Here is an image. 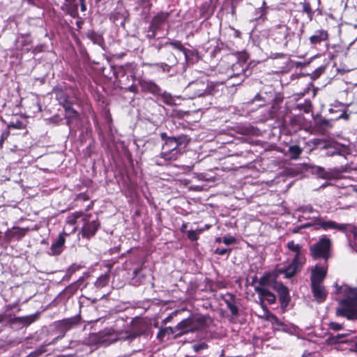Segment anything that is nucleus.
<instances>
[{
    "label": "nucleus",
    "mask_w": 357,
    "mask_h": 357,
    "mask_svg": "<svg viewBox=\"0 0 357 357\" xmlns=\"http://www.w3.org/2000/svg\"><path fill=\"white\" fill-rule=\"evenodd\" d=\"M81 10L82 12H84L86 10V3H80Z\"/></svg>",
    "instance_id": "nucleus-54"
},
{
    "label": "nucleus",
    "mask_w": 357,
    "mask_h": 357,
    "mask_svg": "<svg viewBox=\"0 0 357 357\" xmlns=\"http://www.w3.org/2000/svg\"><path fill=\"white\" fill-rule=\"evenodd\" d=\"M169 13L161 12L151 20L149 29L159 30L169 17Z\"/></svg>",
    "instance_id": "nucleus-23"
},
{
    "label": "nucleus",
    "mask_w": 357,
    "mask_h": 357,
    "mask_svg": "<svg viewBox=\"0 0 357 357\" xmlns=\"http://www.w3.org/2000/svg\"><path fill=\"white\" fill-rule=\"evenodd\" d=\"M222 241L226 245H231V244L235 243L236 238L233 236H229V237L225 236L222 238Z\"/></svg>",
    "instance_id": "nucleus-42"
},
{
    "label": "nucleus",
    "mask_w": 357,
    "mask_h": 357,
    "mask_svg": "<svg viewBox=\"0 0 357 357\" xmlns=\"http://www.w3.org/2000/svg\"><path fill=\"white\" fill-rule=\"evenodd\" d=\"M169 45L173 48L178 50L179 51L182 52L183 55L185 56V60H188V54L190 52V50L185 48L183 45H182L181 42L179 40H172L170 39L168 40L165 43V45Z\"/></svg>",
    "instance_id": "nucleus-29"
},
{
    "label": "nucleus",
    "mask_w": 357,
    "mask_h": 357,
    "mask_svg": "<svg viewBox=\"0 0 357 357\" xmlns=\"http://www.w3.org/2000/svg\"><path fill=\"white\" fill-rule=\"evenodd\" d=\"M298 211L304 215L313 214L314 215H319V212L315 210L310 204L299 207L298 208Z\"/></svg>",
    "instance_id": "nucleus-35"
},
{
    "label": "nucleus",
    "mask_w": 357,
    "mask_h": 357,
    "mask_svg": "<svg viewBox=\"0 0 357 357\" xmlns=\"http://www.w3.org/2000/svg\"><path fill=\"white\" fill-rule=\"evenodd\" d=\"M349 115L345 111H342L340 114L335 117V119L337 120L340 119H344L347 120L349 119Z\"/></svg>",
    "instance_id": "nucleus-48"
},
{
    "label": "nucleus",
    "mask_w": 357,
    "mask_h": 357,
    "mask_svg": "<svg viewBox=\"0 0 357 357\" xmlns=\"http://www.w3.org/2000/svg\"><path fill=\"white\" fill-rule=\"evenodd\" d=\"M64 6L66 13L71 17L75 18L78 16V6L76 0H65Z\"/></svg>",
    "instance_id": "nucleus-26"
},
{
    "label": "nucleus",
    "mask_w": 357,
    "mask_h": 357,
    "mask_svg": "<svg viewBox=\"0 0 357 357\" xmlns=\"http://www.w3.org/2000/svg\"><path fill=\"white\" fill-rule=\"evenodd\" d=\"M176 333L175 327L172 328L171 326L162 328L159 330L156 338L158 340L159 342H162L164 341V339L165 336H168L169 337L171 335L175 336V334Z\"/></svg>",
    "instance_id": "nucleus-27"
},
{
    "label": "nucleus",
    "mask_w": 357,
    "mask_h": 357,
    "mask_svg": "<svg viewBox=\"0 0 357 357\" xmlns=\"http://www.w3.org/2000/svg\"><path fill=\"white\" fill-rule=\"evenodd\" d=\"M347 172V166H341L340 167H335L326 171L323 167H317V174L323 178H331L337 177L341 173Z\"/></svg>",
    "instance_id": "nucleus-16"
},
{
    "label": "nucleus",
    "mask_w": 357,
    "mask_h": 357,
    "mask_svg": "<svg viewBox=\"0 0 357 357\" xmlns=\"http://www.w3.org/2000/svg\"><path fill=\"white\" fill-rule=\"evenodd\" d=\"M83 217L82 212H75L71 215H69L66 219V223L64 227L63 232L65 235H68V233L74 232L76 230L75 224L79 218Z\"/></svg>",
    "instance_id": "nucleus-21"
},
{
    "label": "nucleus",
    "mask_w": 357,
    "mask_h": 357,
    "mask_svg": "<svg viewBox=\"0 0 357 357\" xmlns=\"http://www.w3.org/2000/svg\"><path fill=\"white\" fill-rule=\"evenodd\" d=\"M343 291L346 298L340 302L336 314L348 319H357V289L345 287Z\"/></svg>",
    "instance_id": "nucleus-2"
},
{
    "label": "nucleus",
    "mask_w": 357,
    "mask_h": 357,
    "mask_svg": "<svg viewBox=\"0 0 357 357\" xmlns=\"http://www.w3.org/2000/svg\"><path fill=\"white\" fill-rule=\"evenodd\" d=\"M316 125L319 127H331V121L326 119H320L317 120Z\"/></svg>",
    "instance_id": "nucleus-41"
},
{
    "label": "nucleus",
    "mask_w": 357,
    "mask_h": 357,
    "mask_svg": "<svg viewBox=\"0 0 357 357\" xmlns=\"http://www.w3.org/2000/svg\"><path fill=\"white\" fill-rule=\"evenodd\" d=\"M345 336H346V334H338L337 336L333 337V341L335 342V341L339 340V339L340 337H345Z\"/></svg>",
    "instance_id": "nucleus-53"
},
{
    "label": "nucleus",
    "mask_w": 357,
    "mask_h": 357,
    "mask_svg": "<svg viewBox=\"0 0 357 357\" xmlns=\"http://www.w3.org/2000/svg\"><path fill=\"white\" fill-rule=\"evenodd\" d=\"M140 5H142L144 8H149L151 6V3L149 0H141L139 2Z\"/></svg>",
    "instance_id": "nucleus-50"
},
{
    "label": "nucleus",
    "mask_w": 357,
    "mask_h": 357,
    "mask_svg": "<svg viewBox=\"0 0 357 357\" xmlns=\"http://www.w3.org/2000/svg\"><path fill=\"white\" fill-rule=\"evenodd\" d=\"M85 342L90 346L102 347L99 332L89 334Z\"/></svg>",
    "instance_id": "nucleus-30"
},
{
    "label": "nucleus",
    "mask_w": 357,
    "mask_h": 357,
    "mask_svg": "<svg viewBox=\"0 0 357 357\" xmlns=\"http://www.w3.org/2000/svg\"><path fill=\"white\" fill-rule=\"evenodd\" d=\"M17 306V304H10V305H8L6 306V313H8V312L12 309H13L14 307H15Z\"/></svg>",
    "instance_id": "nucleus-52"
},
{
    "label": "nucleus",
    "mask_w": 357,
    "mask_h": 357,
    "mask_svg": "<svg viewBox=\"0 0 357 357\" xmlns=\"http://www.w3.org/2000/svg\"><path fill=\"white\" fill-rule=\"evenodd\" d=\"M192 347L195 352L198 353L202 350L207 349L208 345L205 342H202V343L193 344Z\"/></svg>",
    "instance_id": "nucleus-40"
},
{
    "label": "nucleus",
    "mask_w": 357,
    "mask_h": 357,
    "mask_svg": "<svg viewBox=\"0 0 357 357\" xmlns=\"http://www.w3.org/2000/svg\"><path fill=\"white\" fill-rule=\"evenodd\" d=\"M288 151L290 158L294 160L298 159L303 151L302 149L297 145L290 146Z\"/></svg>",
    "instance_id": "nucleus-33"
},
{
    "label": "nucleus",
    "mask_w": 357,
    "mask_h": 357,
    "mask_svg": "<svg viewBox=\"0 0 357 357\" xmlns=\"http://www.w3.org/2000/svg\"><path fill=\"white\" fill-rule=\"evenodd\" d=\"M86 36L94 44L99 45L102 49L104 48L105 41L101 34L96 33L93 31H89L86 33Z\"/></svg>",
    "instance_id": "nucleus-28"
},
{
    "label": "nucleus",
    "mask_w": 357,
    "mask_h": 357,
    "mask_svg": "<svg viewBox=\"0 0 357 357\" xmlns=\"http://www.w3.org/2000/svg\"><path fill=\"white\" fill-rule=\"evenodd\" d=\"M162 47V44H160L158 45H156L155 47L159 50L161 49V47Z\"/></svg>",
    "instance_id": "nucleus-55"
},
{
    "label": "nucleus",
    "mask_w": 357,
    "mask_h": 357,
    "mask_svg": "<svg viewBox=\"0 0 357 357\" xmlns=\"http://www.w3.org/2000/svg\"><path fill=\"white\" fill-rule=\"evenodd\" d=\"M327 273V266L324 264H317L311 272V284H321Z\"/></svg>",
    "instance_id": "nucleus-15"
},
{
    "label": "nucleus",
    "mask_w": 357,
    "mask_h": 357,
    "mask_svg": "<svg viewBox=\"0 0 357 357\" xmlns=\"http://www.w3.org/2000/svg\"><path fill=\"white\" fill-rule=\"evenodd\" d=\"M80 3H85V0H79Z\"/></svg>",
    "instance_id": "nucleus-58"
},
{
    "label": "nucleus",
    "mask_w": 357,
    "mask_h": 357,
    "mask_svg": "<svg viewBox=\"0 0 357 357\" xmlns=\"http://www.w3.org/2000/svg\"><path fill=\"white\" fill-rule=\"evenodd\" d=\"M160 96H161L162 101L165 104L169 105H171L173 104L172 97L169 93H167L165 91L162 92L161 91V94Z\"/></svg>",
    "instance_id": "nucleus-38"
},
{
    "label": "nucleus",
    "mask_w": 357,
    "mask_h": 357,
    "mask_svg": "<svg viewBox=\"0 0 357 357\" xmlns=\"http://www.w3.org/2000/svg\"><path fill=\"white\" fill-rule=\"evenodd\" d=\"M255 291L258 294L260 299L261 305L264 310H267L263 304L264 301H266L269 304H273L276 301V297L269 289H262L261 287H255Z\"/></svg>",
    "instance_id": "nucleus-18"
},
{
    "label": "nucleus",
    "mask_w": 357,
    "mask_h": 357,
    "mask_svg": "<svg viewBox=\"0 0 357 357\" xmlns=\"http://www.w3.org/2000/svg\"><path fill=\"white\" fill-rule=\"evenodd\" d=\"M128 90L132 93H138V89L137 86L135 84H132L128 88Z\"/></svg>",
    "instance_id": "nucleus-49"
},
{
    "label": "nucleus",
    "mask_w": 357,
    "mask_h": 357,
    "mask_svg": "<svg viewBox=\"0 0 357 357\" xmlns=\"http://www.w3.org/2000/svg\"><path fill=\"white\" fill-rule=\"evenodd\" d=\"M37 315H30L27 317H15L11 318L10 314L8 313H6L5 312L3 314H0V323L6 321V319H9V322L11 324L14 323H22L24 324H30L33 323L36 319Z\"/></svg>",
    "instance_id": "nucleus-17"
},
{
    "label": "nucleus",
    "mask_w": 357,
    "mask_h": 357,
    "mask_svg": "<svg viewBox=\"0 0 357 357\" xmlns=\"http://www.w3.org/2000/svg\"><path fill=\"white\" fill-rule=\"evenodd\" d=\"M312 291L315 299L319 302H323L326 297V291L321 284H311Z\"/></svg>",
    "instance_id": "nucleus-24"
},
{
    "label": "nucleus",
    "mask_w": 357,
    "mask_h": 357,
    "mask_svg": "<svg viewBox=\"0 0 357 357\" xmlns=\"http://www.w3.org/2000/svg\"><path fill=\"white\" fill-rule=\"evenodd\" d=\"M57 100L60 105H61L64 109L72 107L73 102L70 100L69 97L63 92L61 91L57 94Z\"/></svg>",
    "instance_id": "nucleus-31"
},
{
    "label": "nucleus",
    "mask_w": 357,
    "mask_h": 357,
    "mask_svg": "<svg viewBox=\"0 0 357 357\" xmlns=\"http://www.w3.org/2000/svg\"><path fill=\"white\" fill-rule=\"evenodd\" d=\"M227 307L232 314L236 315L238 314V307L231 303H227Z\"/></svg>",
    "instance_id": "nucleus-45"
},
{
    "label": "nucleus",
    "mask_w": 357,
    "mask_h": 357,
    "mask_svg": "<svg viewBox=\"0 0 357 357\" xmlns=\"http://www.w3.org/2000/svg\"><path fill=\"white\" fill-rule=\"evenodd\" d=\"M150 328L151 326L147 321L144 320L137 321L134 324L133 328L132 330L124 331L126 339V340L132 341L140 335H148Z\"/></svg>",
    "instance_id": "nucleus-11"
},
{
    "label": "nucleus",
    "mask_w": 357,
    "mask_h": 357,
    "mask_svg": "<svg viewBox=\"0 0 357 357\" xmlns=\"http://www.w3.org/2000/svg\"><path fill=\"white\" fill-rule=\"evenodd\" d=\"M17 150V146H14V147L13 149H11L12 151H16Z\"/></svg>",
    "instance_id": "nucleus-56"
},
{
    "label": "nucleus",
    "mask_w": 357,
    "mask_h": 357,
    "mask_svg": "<svg viewBox=\"0 0 357 357\" xmlns=\"http://www.w3.org/2000/svg\"><path fill=\"white\" fill-rule=\"evenodd\" d=\"M91 214L85 215L82 220L83 225L81 229V234L83 238H90L95 235L99 228L100 223L96 220H91Z\"/></svg>",
    "instance_id": "nucleus-13"
},
{
    "label": "nucleus",
    "mask_w": 357,
    "mask_h": 357,
    "mask_svg": "<svg viewBox=\"0 0 357 357\" xmlns=\"http://www.w3.org/2000/svg\"><path fill=\"white\" fill-rule=\"evenodd\" d=\"M65 119H66V124L70 126V123L78 118V112L71 107L65 109Z\"/></svg>",
    "instance_id": "nucleus-32"
},
{
    "label": "nucleus",
    "mask_w": 357,
    "mask_h": 357,
    "mask_svg": "<svg viewBox=\"0 0 357 357\" xmlns=\"http://www.w3.org/2000/svg\"><path fill=\"white\" fill-rule=\"evenodd\" d=\"M287 248L292 253L294 257L291 263L281 271L287 278L293 277L305 264V250L300 243H295L294 241H289L287 243Z\"/></svg>",
    "instance_id": "nucleus-3"
},
{
    "label": "nucleus",
    "mask_w": 357,
    "mask_h": 357,
    "mask_svg": "<svg viewBox=\"0 0 357 357\" xmlns=\"http://www.w3.org/2000/svg\"><path fill=\"white\" fill-rule=\"evenodd\" d=\"M109 280V276L108 274L101 275L95 282V286L98 288H102L107 285Z\"/></svg>",
    "instance_id": "nucleus-34"
},
{
    "label": "nucleus",
    "mask_w": 357,
    "mask_h": 357,
    "mask_svg": "<svg viewBox=\"0 0 357 357\" xmlns=\"http://www.w3.org/2000/svg\"><path fill=\"white\" fill-rule=\"evenodd\" d=\"M301 218H303L305 220H310V219L312 220V222L306 224L305 225V227H310V226H314V228L316 229H317V227L314 225V222H315L316 218H321L319 215H313L312 217H310V214H307V215L302 214Z\"/></svg>",
    "instance_id": "nucleus-39"
},
{
    "label": "nucleus",
    "mask_w": 357,
    "mask_h": 357,
    "mask_svg": "<svg viewBox=\"0 0 357 357\" xmlns=\"http://www.w3.org/2000/svg\"><path fill=\"white\" fill-rule=\"evenodd\" d=\"M102 347H107L116 341H126L124 331H115L113 328H105L99 332Z\"/></svg>",
    "instance_id": "nucleus-10"
},
{
    "label": "nucleus",
    "mask_w": 357,
    "mask_h": 357,
    "mask_svg": "<svg viewBox=\"0 0 357 357\" xmlns=\"http://www.w3.org/2000/svg\"><path fill=\"white\" fill-rule=\"evenodd\" d=\"M261 11H262V13L261 14V15H262L265 13V10L264 8H262Z\"/></svg>",
    "instance_id": "nucleus-59"
},
{
    "label": "nucleus",
    "mask_w": 357,
    "mask_h": 357,
    "mask_svg": "<svg viewBox=\"0 0 357 357\" xmlns=\"http://www.w3.org/2000/svg\"><path fill=\"white\" fill-rule=\"evenodd\" d=\"M206 326V317L204 315H197L188 317L180 321L176 326V333L174 338L185 334L203 330Z\"/></svg>",
    "instance_id": "nucleus-5"
},
{
    "label": "nucleus",
    "mask_w": 357,
    "mask_h": 357,
    "mask_svg": "<svg viewBox=\"0 0 357 357\" xmlns=\"http://www.w3.org/2000/svg\"><path fill=\"white\" fill-rule=\"evenodd\" d=\"M328 111H329V112H330V113H332V112H334V109H329V110H328Z\"/></svg>",
    "instance_id": "nucleus-60"
},
{
    "label": "nucleus",
    "mask_w": 357,
    "mask_h": 357,
    "mask_svg": "<svg viewBox=\"0 0 357 357\" xmlns=\"http://www.w3.org/2000/svg\"><path fill=\"white\" fill-rule=\"evenodd\" d=\"M9 131L8 130H4L1 135V140H0V147L1 148L3 146V142L8 138L9 136Z\"/></svg>",
    "instance_id": "nucleus-43"
},
{
    "label": "nucleus",
    "mask_w": 357,
    "mask_h": 357,
    "mask_svg": "<svg viewBox=\"0 0 357 357\" xmlns=\"http://www.w3.org/2000/svg\"><path fill=\"white\" fill-rule=\"evenodd\" d=\"M65 235L64 234H60L58 238L52 244L49 255L52 256H56L60 255L63 250V246L65 243Z\"/></svg>",
    "instance_id": "nucleus-22"
},
{
    "label": "nucleus",
    "mask_w": 357,
    "mask_h": 357,
    "mask_svg": "<svg viewBox=\"0 0 357 357\" xmlns=\"http://www.w3.org/2000/svg\"><path fill=\"white\" fill-rule=\"evenodd\" d=\"M274 318H275V324L277 325L280 324V323H279V321H278V319L277 317H274Z\"/></svg>",
    "instance_id": "nucleus-57"
},
{
    "label": "nucleus",
    "mask_w": 357,
    "mask_h": 357,
    "mask_svg": "<svg viewBox=\"0 0 357 357\" xmlns=\"http://www.w3.org/2000/svg\"><path fill=\"white\" fill-rule=\"evenodd\" d=\"M314 225L317 229L323 230H337L343 231L346 235L353 234L354 238H357V227L351 224H339L333 220H325L322 218H316Z\"/></svg>",
    "instance_id": "nucleus-6"
},
{
    "label": "nucleus",
    "mask_w": 357,
    "mask_h": 357,
    "mask_svg": "<svg viewBox=\"0 0 357 357\" xmlns=\"http://www.w3.org/2000/svg\"><path fill=\"white\" fill-rule=\"evenodd\" d=\"M216 241H218V242L221 241V238H218L216 239Z\"/></svg>",
    "instance_id": "nucleus-61"
},
{
    "label": "nucleus",
    "mask_w": 357,
    "mask_h": 357,
    "mask_svg": "<svg viewBox=\"0 0 357 357\" xmlns=\"http://www.w3.org/2000/svg\"><path fill=\"white\" fill-rule=\"evenodd\" d=\"M188 237L191 241H196L197 239V234L194 230H190L188 231Z\"/></svg>",
    "instance_id": "nucleus-47"
},
{
    "label": "nucleus",
    "mask_w": 357,
    "mask_h": 357,
    "mask_svg": "<svg viewBox=\"0 0 357 357\" xmlns=\"http://www.w3.org/2000/svg\"><path fill=\"white\" fill-rule=\"evenodd\" d=\"M158 30H154V29H149V31L151 32V33H149L148 34V37L150 38H155V35H156V31Z\"/></svg>",
    "instance_id": "nucleus-51"
},
{
    "label": "nucleus",
    "mask_w": 357,
    "mask_h": 357,
    "mask_svg": "<svg viewBox=\"0 0 357 357\" xmlns=\"http://www.w3.org/2000/svg\"><path fill=\"white\" fill-rule=\"evenodd\" d=\"M328 35L326 31L324 29L317 30L309 38L312 45H317L328 39Z\"/></svg>",
    "instance_id": "nucleus-25"
},
{
    "label": "nucleus",
    "mask_w": 357,
    "mask_h": 357,
    "mask_svg": "<svg viewBox=\"0 0 357 357\" xmlns=\"http://www.w3.org/2000/svg\"><path fill=\"white\" fill-rule=\"evenodd\" d=\"M165 134H162V138L165 143L162 147L161 157L165 160H175L181 149L184 148L187 144L185 137H168L165 138Z\"/></svg>",
    "instance_id": "nucleus-4"
},
{
    "label": "nucleus",
    "mask_w": 357,
    "mask_h": 357,
    "mask_svg": "<svg viewBox=\"0 0 357 357\" xmlns=\"http://www.w3.org/2000/svg\"><path fill=\"white\" fill-rule=\"evenodd\" d=\"M275 290L279 295V300L280 302L281 307L284 310L290 301L289 289L283 284L279 283V284H276Z\"/></svg>",
    "instance_id": "nucleus-19"
},
{
    "label": "nucleus",
    "mask_w": 357,
    "mask_h": 357,
    "mask_svg": "<svg viewBox=\"0 0 357 357\" xmlns=\"http://www.w3.org/2000/svg\"><path fill=\"white\" fill-rule=\"evenodd\" d=\"M296 108L303 111L305 113H309L312 110L311 101L310 100H305L303 103L298 104Z\"/></svg>",
    "instance_id": "nucleus-36"
},
{
    "label": "nucleus",
    "mask_w": 357,
    "mask_h": 357,
    "mask_svg": "<svg viewBox=\"0 0 357 357\" xmlns=\"http://www.w3.org/2000/svg\"><path fill=\"white\" fill-rule=\"evenodd\" d=\"M79 323L80 318L79 316L72 317L55 322V329L60 335L54 341L63 337L66 332L77 326Z\"/></svg>",
    "instance_id": "nucleus-12"
},
{
    "label": "nucleus",
    "mask_w": 357,
    "mask_h": 357,
    "mask_svg": "<svg viewBox=\"0 0 357 357\" xmlns=\"http://www.w3.org/2000/svg\"><path fill=\"white\" fill-rule=\"evenodd\" d=\"M329 326H330L331 329H332L335 331H340V329L342 328V326L341 324L335 323V322H331L329 324Z\"/></svg>",
    "instance_id": "nucleus-44"
},
{
    "label": "nucleus",
    "mask_w": 357,
    "mask_h": 357,
    "mask_svg": "<svg viewBox=\"0 0 357 357\" xmlns=\"http://www.w3.org/2000/svg\"><path fill=\"white\" fill-rule=\"evenodd\" d=\"M331 241L326 237H321L318 242L310 247V254L314 259L322 258L327 260L330 257Z\"/></svg>",
    "instance_id": "nucleus-8"
},
{
    "label": "nucleus",
    "mask_w": 357,
    "mask_h": 357,
    "mask_svg": "<svg viewBox=\"0 0 357 357\" xmlns=\"http://www.w3.org/2000/svg\"><path fill=\"white\" fill-rule=\"evenodd\" d=\"M138 84L142 92L149 93L153 96L161 94V88L151 79H139Z\"/></svg>",
    "instance_id": "nucleus-14"
},
{
    "label": "nucleus",
    "mask_w": 357,
    "mask_h": 357,
    "mask_svg": "<svg viewBox=\"0 0 357 357\" xmlns=\"http://www.w3.org/2000/svg\"><path fill=\"white\" fill-rule=\"evenodd\" d=\"M230 252V249L228 248H217L215 252L220 255H225Z\"/></svg>",
    "instance_id": "nucleus-46"
},
{
    "label": "nucleus",
    "mask_w": 357,
    "mask_h": 357,
    "mask_svg": "<svg viewBox=\"0 0 357 357\" xmlns=\"http://www.w3.org/2000/svg\"><path fill=\"white\" fill-rule=\"evenodd\" d=\"M302 5V11L307 13L310 20H312L313 15V11L312 10L311 6L309 2L304 1L301 3Z\"/></svg>",
    "instance_id": "nucleus-37"
},
{
    "label": "nucleus",
    "mask_w": 357,
    "mask_h": 357,
    "mask_svg": "<svg viewBox=\"0 0 357 357\" xmlns=\"http://www.w3.org/2000/svg\"><path fill=\"white\" fill-rule=\"evenodd\" d=\"M248 59V54L245 52L238 53L236 56V62L231 66V73L229 74V77L232 78L235 77H240V82L234 84H239L243 81L245 75L243 73L245 72V64Z\"/></svg>",
    "instance_id": "nucleus-9"
},
{
    "label": "nucleus",
    "mask_w": 357,
    "mask_h": 357,
    "mask_svg": "<svg viewBox=\"0 0 357 357\" xmlns=\"http://www.w3.org/2000/svg\"><path fill=\"white\" fill-rule=\"evenodd\" d=\"M294 32L287 24H280L271 33L273 40L280 46L287 47L289 41L294 37Z\"/></svg>",
    "instance_id": "nucleus-7"
},
{
    "label": "nucleus",
    "mask_w": 357,
    "mask_h": 357,
    "mask_svg": "<svg viewBox=\"0 0 357 357\" xmlns=\"http://www.w3.org/2000/svg\"><path fill=\"white\" fill-rule=\"evenodd\" d=\"M216 84L208 79H198L190 82L184 91L190 99L205 98L208 99L206 106L211 104V96L215 93Z\"/></svg>",
    "instance_id": "nucleus-1"
},
{
    "label": "nucleus",
    "mask_w": 357,
    "mask_h": 357,
    "mask_svg": "<svg viewBox=\"0 0 357 357\" xmlns=\"http://www.w3.org/2000/svg\"><path fill=\"white\" fill-rule=\"evenodd\" d=\"M279 283L271 273H267L259 278V284L255 286V287H261L265 289L271 288L275 290L276 284H279Z\"/></svg>",
    "instance_id": "nucleus-20"
}]
</instances>
